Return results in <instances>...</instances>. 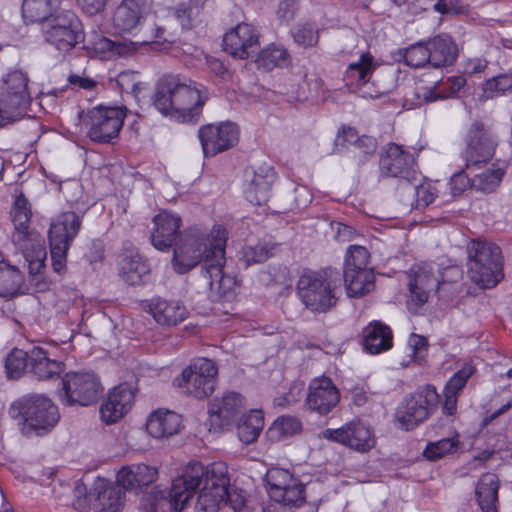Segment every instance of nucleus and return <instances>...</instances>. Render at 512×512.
Returning <instances> with one entry per match:
<instances>
[{"instance_id": "58", "label": "nucleus", "mask_w": 512, "mask_h": 512, "mask_svg": "<svg viewBox=\"0 0 512 512\" xmlns=\"http://www.w3.org/2000/svg\"><path fill=\"white\" fill-rule=\"evenodd\" d=\"M483 90L490 96H493L494 93L503 94L508 90H512V71L486 80Z\"/></svg>"}, {"instance_id": "61", "label": "nucleus", "mask_w": 512, "mask_h": 512, "mask_svg": "<svg viewBox=\"0 0 512 512\" xmlns=\"http://www.w3.org/2000/svg\"><path fill=\"white\" fill-rule=\"evenodd\" d=\"M145 35L147 37L144 42H153V43H164L171 41L166 36V28L165 26L159 22V21H153L152 24L148 25L145 28Z\"/></svg>"}, {"instance_id": "52", "label": "nucleus", "mask_w": 512, "mask_h": 512, "mask_svg": "<svg viewBox=\"0 0 512 512\" xmlns=\"http://www.w3.org/2000/svg\"><path fill=\"white\" fill-rule=\"evenodd\" d=\"M203 7L202 0H189L180 3L175 9V17L184 29H190Z\"/></svg>"}, {"instance_id": "34", "label": "nucleus", "mask_w": 512, "mask_h": 512, "mask_svg": "<svg viewBox=\"0 0 512 512\" xmlns=\"http://www.w3.org/2000/svg\"><path fill=\"white\" fill-rule=\"evenodd\" d=\"M500 482L494 473H484L475 486V499L482 512H498Z\"/></svg>"}, {"instance_id": "21", "label": "nucleus", "mask_w": 512, "mask_h": 512, "mask_svg": "<svg viewBox=\"0 0 512 512\" xmlns=\"http://www.w3.org/2000/svg\"><path fill=\"white\" fill-rule=\"evenodd\" d=\"M151 243L159 251H169L180 239L182 219L178 214L162 211L153 217Z\"/></svg>"}, {"instance_id": "62", "label": "nucleus", "mask_w": 512, "mask_h": 512, "mask_svg": "<svg viewBox=\"0 0 512 512\" xmlns=\"http://www.w3.org/2000/svg\"><path fill=\"white\" fill-rule=\"evenodd\" d=\"M73 497L75 498L73 505L76 509H84L94 501V497H90V491H87L86 485L80 480L75 483Z\"/></svg>"}, {"instance_id": "47", "label": "nucleus", "mask_w": 512, "mask_h": 512, "mask_svg": "<svg viewBox=\"0 0 512 512\" xmlns=\"http://www.w3.org/2000/svg\"><path fill=\"white\" fill-rule=\"evenodd\" d=\"M289 62V54L286 49L281 46L271 45L260 51L256 63L259 68L267 71L275 67H284Z\"/></svg>"}, {"instance_id": "51", "label": "nucleus", "mask_w": 512, "mask_h": 512, "mask_svg": "<svg viewBox=\"0 0 512 512\" xmlns=\"http://www.w3.org/2000/svg\"><path fill=\"white\" fill-rule=\"evenodd\" d=\"M430 60L428 40L412 44L405 49L404 61L410 67L430 66Z\"/></svg>"}, {"instance_id": "39", "label": "nucleus", "mask_w": 512, "mask_h": 512, "mask_svg": "<svg viewBox=\"0 0 512 512\" xmlns=\"http://www.w3.org/2000/svg\"><path fill=\"white\" fill-rule=\"evenodd\" d=\"M23 283V275L20 270L5 261L0 252V296L12 297L16 295Z\"/></svg>"}, {"instance_id": "23", "label": "nucleus", "mask_w": 512, "mask_h": 512, "mask_svg": "<svg viewBox=\"0 0 512 512\" xmlns=\"http://www.w3.org/2000/svg\"><path fill=\"white\" fill-rule=\"evenodd\" d=\"M339 401V390L330 378L322 376L310 382L306 404L311 411L326 415L337 406Z\"/></svg>"}, {"instance_id": "35", "label": "nucleus", "mask_w": 512, "mask_h": 512, "mask_svg": "<svg viewBox=\"0 0 512 512\" xmlns=\"http://www.w3.org/2000/svg\"><path fill=\"white\" fill-rule=\"evenodd\" d=\"M181 416L173 411L159 409L147 419V432L154 438L170 437L179 432Z\"/></svg>"}, {"instance_id": "14", "label": "nucleus", "mask_w": 512, "mask_h": 512, "mask_svg": "<svg viewBox=\"0 0 512 512\" xmlns=\"http://www.w3.org/2000/svg\"><path fill=\"white\" fill-rule=\"evenodd\" d=\"M410 301L420 307L424 305L431 292H436L446 282L444 273L434 262L415 264L408 273Z\"/></svg>"}, {"instance_id": "13", "label": "nucleus", "mask_w": 512, "mask_h": 512, "mask_svg": "<svg viewBox=\"0 0 512 512\" xmlns=\"http://www.w3.org/2000/svg\"><path fill=\"white\" fill-rule=\"evenodd\" d=\"M462 157L467 169H480L494 156L498 144L496 136L481 122L471 124L465 137Z\"/></svg>"}, {"instance_id": "3", "label": "nucleus", "mask_w": 512, "mask_h": 512, "mask_svg": "<svg viewBox=\"0 0 512 512\" xmlns=\"http://www.w3.org/2000/svg\"><path fill=\"white\" fill-rule=\"evenodd\" d=\"M12 419L23 423L25 434L38 436L49 433L58 423V407L43 394H27L15 400L9 408Z\"/></svg>"}, {"instance_id": "37", "label": "nucleus", "mask_w": 512, "mask_h": 512, "mask_svg": "<svg viewBox=\"0 0 512 512\" xmlns=\"http://www.w3.org/2000/svg\"><path fill=\"white\" fill-rule=\"evenodd\" d=\"M337 141L352 145L354 152H358L356 156L360 163L365 162L367 157L373 155L377 149L375 138L367 135L359 137L357 131L351 127L343 128L342 134L337 136Z\"/></svg>"}, {"instance_id": "63", "label": "nucleus", "mask_w": 512, "mask_h": 512, "mask_svg": "<svg viewBox=\"0 0 512 512\" xmlns=\"http://www.w3.org/2000/svg\"><path fill=\"white\" fill-rule=\"evenodd\" d=\"M98 48L101 52H108L110 56H123L127 52V46L122 42L112 41L108 38H102L98 42Z\"/></svg>"}, {"instance_id": "2", "label": "nucleus", "mask_w": 512, "mask_h": 512, "mask_svg": "<svg viewBox=\"0 0 512 512\" xmlns=\"http://www.w3.org/2000/svg\"><path fill=\"white\" fill-rule=\"evenodd\" d=\"M226 241L227 231L221 225H215L210 233L198 227L187 229L173 246V270L185 274L203 262L202 274L211 287L230 288L235 279L224 273Z\"/></svg>"}, {"instance_id": "41", "label": "nucleus", "mask_w": 512, "mask_h": 512, "mask_svg": "<svg viewBox=\"0 0 512 512\" xmlns=\"http://www.w3.org/2000/svg\"><path fill=\"white\" fill-rule=\"evenodd\" d=\"M5 373L8 379L18 380L30 370V350L14 348L5 357Z\"/></svg>"}, {"instance_id": "55", "label": "nucleus", "mask_w": 512, "mask_h": 512, "mask_svg": "<svg viewBox=\"0 0 512 512\" xmlns=\"http://www.w3.org/2000/svg\"><path fill=\"white\" fill-rule=\"evenodd\" d=\"M123 475H132V479L140 486H147L155 481L157 470L146 464H135L123 467Z\"/></svg>"}, {"instance_id": "9", "label": "nucleus", "mask_w": 512, "mask_h": 512, "mask_svg": "<svg viewBox=\"0 0 512 512\" xmlns=\"http://www.w3.org/2000/svg\"><path fill=\"white\" fill-rule=\"evenodd\" d=\"M102 394V384L94 372L71 371L61 379L59 398L64 405L90 406L97 403Z\"/></svg>"}, {"instance_id": "18", "label": "nucleus", "mask_w": 512, "mask_h": 512, "mask_svg": "<svg viewBox=\"0 0 512 512\" xmlns=\"http://www.w3.org/2000/svg\"><path fill=\"white\" fill-rule=\"evenodd\" d=\"M31 217V204L24 194L20 192L15 197L11 208V218L14 225L12 242L23 252L33 247L34 242H37L38 238L37 233L30 227Z\"/></svg>"}, {"instance_id": "50", "label": "nucleus", "mask_w": 512, "mask_h": 512, "mask_svg": "<svg viewBox=\"0 0 512 512\" xmlns=\"http://www.w3.org/2000/svg\"><path fill=\"white\" fill-rule=\"evenodd\" d=\"M460 447V441L458 436L449 438H443L436 442H430L427 444L423 451V455L431 461L441 459L447 454L456 452Z\"/></svg>"}, {"instance_id": "30", "label": "nucleus", "mask_w": 512, "mask_h": 512, "mask_svg": "<svg viewBox=\"0 0 512 512\" xmlns=\"http://www.w3.org/2000/svg\"><path fill=\"white\" fill-rule=\"evenodd\" d=\"M150 266L137 251H125L119 261V275L127 284L137 286L145 283Z\"/></svg>"}, {"instance_id": "36", "label": "nucleus", "mask_w": 512, "mask_h": 512, "mask_svg": "<svg viewBox=\"0 0 512 512\" xmlns=\"http://www.w3.org/2000/svg\"><path fill=\"white\" fill-rule=\"evenodd\" d=\"M181 75L166 74L156 83L153 95L154 107L163 115L172 112Z\"/></svg>"}, {"instance_id": "46", "label": "nucleus", "mask_w": 512, "mask_h": 512, "mask_svg": "<svg viewBox=\"0 0 512 512\" xmlns=\"http://www.w3.org/2000/svg\"><path fill=\"white\" fill-rule=\"evenodd\" d=\"M466 79L463 76L449 77L446 81L438 83L425 93V100L428 102L439 99L452 98L465 86Z\"/></svg>"}, {"instance_id": "43", "label": "nucleus", "mask_w": 512, "mask_h": 512, "mask_svg": "<svg viewBox=\"0 0 512 512\" xmlns=\"http://www.w3.org/2000/svg\"><path fill=\"white\" fill-rule=\"evenodd\" d=\"M370 254L364 246L350 245L346 251L343 277L352 282L355 272L367 270Z\"/></svg>"}, {"instance_id": "53", "label": "nucleus", "mask_w": 512, "mask_h": 512, "mask_svg": "<svg viewBox=\"0 0 512 512\" xmlns=\"http://www.w3.org/2000/svg\"><path fill=\"white\" fill-rule=\"evenodd\" d=\"M503 176L502 168L487 169L474 176L473 185L483 192H492L499 186Z\"/></svg>"}, {"instance_id": "6", "label": "nucleus", "mask_w": 512, "mask_h": 512, "mask_svg": "<svg viewBox=\"0 0 512 512\" xmlns=\"http://www.w3.org/2000/svg\"><path fill=\"white\" fill-rule=\"evenodd\" d=\"M29 77L21 69H10L0 80V126L23 117L32 101Z\"/></svg>"}, {"instance_id": "31", "label": "nucleus", "mask_w": 512, "mask_h": 512, "mask_svg": "<svg viewBox=\"0 0 512 512\" xmlns=\"http://www.w3.org/2000/svg\"><path fill=\"white\" fill-rule=\"evenodd\" d=\"M149 313L162 326H176L188 315L186 307L178 301H168L160 297L153 298L148 304Z\"/></svg>"}, {"instance_id": "38", "label": "nucleus", "mask_w": 512, "mask_h": 512, "mask_svg": "<svg viewBox=\"0 0 512 512\" xmlns=\"http://www.w3.org/2000/svg\"><path fill=\"white\" fill-rule=\"evenodd\" d=\"M62 0H23L22 16L26 23L45 22Z\"/></svg>"}, {"instance_id": "24", "label": "nucleus", "mask_w": 512, "mask_h": 512, "mask_svg": "<svg viewBox=\"0 0 512 512\" xmlns=\"http://www.w3.org/2000/svg\"><path fill=\"white\" fill-rule=\"evenodd\" d=\"M82 225V217L74 211L62 212L51 220L48 230L50 247L70 248Z\"/></svg>"}, {"instance_id": "5", "label": "nucleus", "mask_w": 512, "mask_h": 512, "mask_svg": "<svg viewBox=\"0 0 512 512\" xmlns=\"http://www.w3.org/2000/svg\"><path fill=\"white\" fill-rule=\"evenodd\" d=\"M467 273L479 287H495L504 277L500 247L487 241H470L467 245Z\"/></svg>"}, {"instance_id": "7", "label": "nucleus", "mask_w": 512, "mask_h": 512, "mask_svg": "<svg viewBox=\"0 0 512 512\" xmlns=\"http://www.w3.org/2000/svg\"><path fill=\"white\" fill-rule=\"evenodd\" d=\"M42 33L45 41L59 51H69L84 40L81 21L69 9L56 10L43 22Z\"/></svg>"}, {"instance_id": "26", "label": "nucleus", "mask_w": 512, "mask_h": 512, "mask_svg": "<svg viewBox=\"0 0 512 512\" xmlns=\"http://www.w3.org/2000/svg\"><path fill=\"white\" fill-rule=\"evenodd\" d=\"M90 497H94L93 506L97 512H120L125 495L120 485L97 478L90 488Z\"/></svg>"}, {"instance_id": "48", "label": "nucleus", "mask_w": 512, "mask_h": 512, "mask_svg": "<svg viewBox=\"0 0 512 512\" xmlns=\"http://www.w3.org/2000/svg\"><path fill=\"white\" fill-rule=\"evenodd\" d=\"M295 479L296 478H294L288 470L282 468L269 469L265 480L267 482V491L270 498L273 500L282 497V491Z\"/></svg>"}, {"instance_id": "8", "label": "nucleus", "mask_w": 512, "mask_h": 512, "mask_svg": "<svg viewBox=\"0 0 512 512\" xmlns=\"http://www.w3.org/2000/svg\"><path fill=\"white\" fill-rule=\"evenodd\" d=\"M440 396L435 386L426 385L408 395L399 404L395 412V420L406 430H413L426 421L436 410Z\"/></svg>"}, {"instance_id": "32", "label": "nucleus", "mask_w": 512, "mask_h": 512, "mask_svg": "<svg viewBox=\"0 0 512 512\" xmlns=\"http://www.w3.org/2000/svg\"><path fill=\"white\" fill-rule=\"evenodd\" d=\"M64 369L65 364L61 361L50 359L45 349L38 346L30 349L29 374L37 380L44 381L59 377Z\"/></svg>"}, {"instance_id": "19", "label": "nucleus", "mask_w": 512, "mask_h": 512, "mask_svg": "<svg viewBox=\"0 0 512 512\" xmlns=\"http://www.w3.org/2000/svg\"><path fill=\"white\" fill-rule=\"evenodd\" d=\"M259 45L258 31L248 23L238 24L228 31L223 38L224 50L232 57L242 60L256 54Z\"/></svg>"}, {"instance_id": "42", "label": "nucleus", "mask_w": 512, "mask_h": 512, "mask_svg": "<svg viewBox=\"0 0 512 512\" xmlns=\"http://www.w3.org/2000/svg\"><path fill=\"white\" fill-rule=\"evenodd\" d=\"M303 425L300 419L293 415L278 417L268 429V436L272 441H282L299 434Z\"/></svg>"}, {"instance_id": "28", "label": "nucleus", "mask_w": 512, "mask_h": 512, "mask_svg": "<svg viewBox=\"0 0 512 512\" xmlns=\"http://www.w3.org/2000/svg\"><path fill=\"white\" fill-rule=\"evenodd\" d=\"M134 392L127 384H120L109 392L100 407L101 419L106 424L119 421L132 407Z\"/></svg>"}, {"instance_id": "25", "label": "nucleus", "mask_w": 512, "mask_h": 512, "mask_svg": "<svg viewBox=\"0 0 512 512\" xmlns=\"http://www.w3.org/2000/svg\"><path fill=\"white\" fill-rule=\"evenodd\" d=\"M242 406L243 397L237 392H226L221 398H214L208 408L210 430H221L229 425Z\"/></svg>"}, {"instance_id": "57", "label": "nucleus", "mask_w": 512, "mask_h": 512, "mask_svg": "<svg viewBox=\"0 0 512 512\" xmlns=\"http://www.w3.org/2000/svg\"><path fill=\"white\" fill-rule=\"evenodd\" d=\"M475 367L470 362H465L463 366L448 380L444 390L458 394L465 387L468 379L474 374Z\"/></svg>"}, {"instance_id": "17", "label": "nucleus", "mask_w": 512, "mask_h": 512, "mask_svg": "<svg viewBox=\"0 0 512 512\" xmlns=\"http://www.w3.org/2000/svg\"><path fill=\"white\" fill-rule=\"evenodd\" d=\"M199 140L205 157H212L234 147L239 141V128L231 122L218 125L208 124L198 131Z\"/></svg>"}, {"instance_id": "20", "label": "nucleus", "mask_w": 512, "mask_h": 512, "mask_svg": "<svg viewBox=\"0 0 512 512\" xmlns=\"http://www.w3.org/2000/svg\"><path fill=\"white\" fill-rule=\"evenodd\" d=\"M277 179L275 169L267 164L245 170L246 199L255 205L265 204L271 194L273 184Z\"/></svg>"}, {"instance_id": "60", "label": "nucleus", "mask_w": 512, "mask_h": 512, "mask_svg": "<svg viewBox=\"0 0 512 512\" xmlns=\"http://www.w3.org/2000/svg\"><path fill=\"white\" fill-rule=\"evenodd\" d=\"M433 10L442 15H465L470 11V5L463 0H437Z\"/></svg>"}, {"instance_id": "1", "label": "nucleus", "mask_w": 512, "mask_h": 512, "mask_svg": "<svg viewBox=\"0 0 512 512\" xmlns=\"http://www.w3.org/2000/svg\"><path fill=\"white\" fill-rule=\"evenodd\" d=\"M230 479L223 463L205 468L200 462H190L182 475L173 480L170 490L153 489L141 499L146 512H181L198 494V512H217L220 505L230 504L235 512L242 511V496L229 492Z\"/></svg>"}, {"instance_id": "49", "label": "nucleus", "mask_w": 512, "mask_h": 512, "mask_svg": "<svg viewBox=\"0 0 512 512\" xmlns=\"http://www.w3.org/2000/svg\"><path fill=\"white\" fill-rule=\"evenodd\" d=\"M277 245L271 242H259L256 245L245 246L242 250V260L246 266L262 263L272 257Z\"/></svg>"}, {"instance_id": "56", "label": "nucleus", "mask_w": 512, "mask_h": 512, "mask_svg": "<svg viewBox=\"0 0 512 512\" xmlns=\"http://www.w3.org/2000/svg\"><path fill=\"white\" fill-rule=\"evenodd\" d=\"M292 35L294 41L304 48L315 46L319 40L318 29L312 23L298 25Z\"/></svg>"}, {"instance_id": "22", "label": "nucleus", "mask_w": 512, "mask_h": 512, "mask_svg": "<svg viewBox=\"0 0 512 512\" xmlns=\"http://www.w3.org/2000/svg\"><path fill=\"white\" fill-rule=\"evenodd\" d=\"M323 438L360 452H366L374 445L371 430L359 421L350 422L339 429H326Z\"/></svg>"}, {"instance_id": "59", "label": "nucleus", "mask_w": 512, "mask_h": 512, "mask_svg": "<svg viewBox=\"0 0 512 512\" xmlns=\"http://www.w3.org/2000/svg\"><path fill=\"white\" fill-rule=\"evenodd\" d=\"M116 83L122 92L130 93L134 96H137L141 90L139 73L132 70L120 72L116 77Z\"/></svg>"}, {"instance_id": "40", "label": "nucleus", "mask_w": 512, "mask_h": 512, "mask_svg": "<svg viewBox=\"0 0 512 512\" xmlns=\"http://www.w3.org/2000/svg\"><path fill=\"white\" fill-rule=\"evenodd\" d=\"M264 427V417L261 410H251L238 424L239 440L248 445L255 442Z\"/></svg>"}, {"instance_id": "12", "label": "nucleus", "mask_w": 512, "mask_h": 512, "mask_svg": "<svg viewBox=\"0 0 512 512\" xmlns=\"http://www.w3.org/2000/svg\"><path fill=\"white\" fill-rule=\"evenodd\" d=\"M377 62L369 52L361 53L357 61L350 63L343 76L345 85L351 92L363 98L376 99L389 92L388 88L376 84L373 74Z\"/></svg>"}, {"instance_id": "64", "label": "nucleus", "mask_w": 512, "mask_h": 512, "mask_svg": "<svg viewBox=\"0 0 512 512\" xmlns=\"http://www.w3.org/2000/svg\"><path fill=\"white\" fill-rule=\"evenodd\" d=\"M68 248L50 247L53 270L62 273L66 268Z\"/></svg>"}, {"instance_id": "10", "label": "nucleus", "mask_w": 512, "mask_h": 512, "mask_svg": "<svg viewBox=\"0 0 512 512\" xmlns=\"http://www.w3.org/2000/svg\"><path fill=\"white\" fill-rule=\"evenodd\" d=\"M217 374L218 368L214 361L198 358L174 379L173 385L181 394L203 399L214 391Z\"/></svg>"}, {"instance_id": "11", "label": "nucleus", "mask_w": 512, "mask_h": 512, "mask_svg": "<svg viewBox=\"0 0 512 512\" xmlns=\"http://www.w3.org/2000/svg\"><path fill=\"white\" fill-rule=\"evenodd\" d=\"M125 117V107H94L87 113V136L95 143L113 144L118 139Z\"/></svg>"}, {"instance_id": "15", "label": "nucleus", "mask_w": 512, "mask_h": 512, "mask_svg": "<svg viewBox=\"0 0 512 512\" xmlns=\"http://www.w3.org/2000/svg\"><path fill=\"white\" fill-rule=\"evenodd\" d=\"M379 173L382 178H398L405 182L416 181L419 176L414 155L396 143L387 144L381 151Z\"/></svg>"}, {"instance_id": "33", "label": "nucleus", "mask_w": 512, "mask_h": 512, "mask_svg": "<svg viewBox=\"0 0 512 512\" xmlns=\"http://www.w3.org/2000/svg\"><path fill=\"white\" fill-rule=\"evenodd\" d=\"M362 334L364 350L370 354H380L393 346L392 330L381 321L370 322Z\"/></svg>"}, {"instance_id": "4", "label": "nucleus", "mask_w": 512, "mask_h": 512, "mask_svg": "<svg viewBox=\"0 0 512 512\" xmlns=\"http://www.w3.org/2000/svg\"><path fill=\"white\" fill-rule=\"evenodd\" d=\"M340 283V275L335 269L306 271L298 280L297 292L307 309L325 313L336 305Z\"/></svg>"}, {"instance_id": "45", "label": "nucleus", "mask_w": 512, "mask_h": 512, "mask_svg": "<svg viewBox=\"0 0 512 512\" xmlns=\"http://www.w3.org/2000/svg\"><path fill=\"white\" fill-rule=\"evenodd\" d=\"M419 177L420 175L417 177L416 181L405 182L403 184L404 191L415 198V201H411L410 205L416 209L427 207L435 199V192L431 184L426 182L422 183Z\"/></svg>"}, {"instance_id": "29", "label": "nucleus", "mask_w": 512, "mask_h": 512, "mask_svg": "<svg viewBox=\"0 0 512 512\" xmlns=\"http://www.w3.org/2000/svg\"><path fill=\"white\" fill-rule=\"evenodd\" d=\"M430 67L446 68L453 66L459 56V48L451 35L440 33L428 39Z\"/></svg>"}, {"instance_id": "27", "label": "nucleus", "mask_w": 512, "mask_h": 512, "mask_svg": "<svg viewBox=\"0 0 512 512\" xmlns=\"http://www.w3.org/2000/svg\"><path fill=\"white\" fill-rule=\"evenodd\" d=\"M153 0H122L113 15V25L122 32L135 29L151 12Z\"/></svg>"}, {"instance_id": "54", "label": "nucleus", "mask_w": 512, "mask_h": 512, "mask_svg": "<svg viewBox=\"0 0 512 512\" xmlns=\"http://www.w3.org/2000/svg\"><path fill=\"white\" fill-rule=\"evenodd\" d=\"M282 497L273 499L275 502L288 506L301 507L305 503V486L295 479L285 490L282 491Z\"/></svg>"}, {"instance_id": "44", "label": "nucleus", "mask_w": 512, "mask_h": 512, "mask_svg": "<svg viewBox=\"0 0 512 512\" xmlns=\"http://www.w3.org/2000/svg\"><path fill=\"white\" fill-rule=\"evenodd\" d=\"M352 282L348 277H343L347 295L359 298L371 292L375 287V275L372 269L362 270L354 273Z\"/></svg>"}, {"instance_id": "16", "label": "nucleus", "mask_w": 512, "mask_h": 512, "mask_svg": "<svg viewBox=\"0 0 512 512\" xmlns=\"http://www.w3.org/2000/svg\"><path fill=\"white\" fill-rule=\"evenodd\" d=\"M207 98L203 85L181 76L172 112L167 116L183 122L193 121L202 112Z\"/></svg>"}]
</instances>
